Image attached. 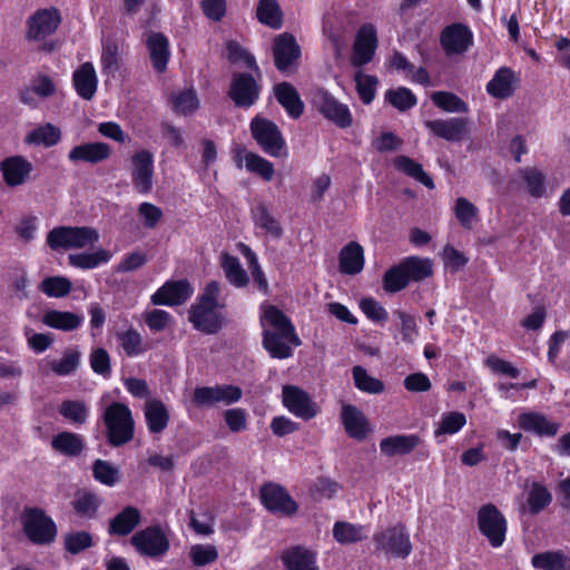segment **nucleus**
<instances>
[{
  "instance_id": "obj_1",
  "label": "nucleus",
  "mask_w": 570,
  "mask_h": 570,
  "mask_svg": "<svg viewBox=\"0 0 570 570\" xmlns=\"http://www.w3.org/2000/svg\"><path fill=\"white\" fill-rule=\"evenodd\" d=\"M262 309L263 346L274 358L291 357L293 355L291 345L302 344L291 320L274 305L263 306Z\"/></svg>"
},
{
  "instance_id": "obj_2",
  "label": "nucleus",
  "mask_w": 570,
  "mask_h": 570,
  "mask_svg": "<svg viewBox=\"0 0 570 570\" xmlns=\"http://www.w3.org/2000/svg\"><path fill=\"white\" fill-rule=\"evenodd\" d=\"M220 286L216 281L209 282L198 302L191 306L189 322L194 327L205 334L217 333L223 324V316L217 311L219 307L218 295Z\"/></svg>"
},
{
  "instance_id": "obj_3",
  "label": "nucleus",
  "mask_w": 570,
  "mask_h": 570,
  "mask_svg": "<svg viewBox=\"0 0 570 570\" xmlns=\"http://www.w3.org/2000/svg\"><path fill=\"white\" fill-rule=\"evenodd\" d=\"M106 439L112 448H119L135 438V420L128 405L121 402L110 403L102 413Z\"/></svg>"
},
{
  "instance_id": "obj_4",
  "label": "nucleus",
  "mask_w": 570,
  "mask_h": 570,
  "mask_svg": "<svg viewBox=\"0 0 570 570\" xmlns=\"http://www.w3.org/2000/svg\"><path fill=\"white\" fill-rule=\"evenodd\" d=\"M99 240V233L90 226H57L47 234V245L52 250L82 249Z\"/></svg>"
},
{
  "instance_id": "obj_5",
  "label": "nucleus",
  "mask_w": 570,
  "mask_h": 570,
  "mask_svg": "<svg viewBox=\"0 0 570 570\" xmlns=\"http://www.w3.org/2000/svg\"><path fill=\"white\" fill-rule=\"evenodd\" d=\"M375 551L386 557L405 559L412 552L410 534L404 524L387 527L373 535Z\"/></svg>"
},
{
  "instance_id": "obj_6",
  "label": "nucleus",
  "mask_w": 570,
  "mask_h": 570,
  "mask_svg": "<svg viewBox=\"0 0 570 570\" xmlns=\"http://www.w3.org/2000/svg\"><path fill=\"white\" fill-rule=\"evenodd\" d=\"M21 521L26 535L36 544L50 543L57 535L56 523L41 509L26 508Z\"/></svg>"
},
{
  "instance_id": "obj_7",
  "label": "nucleus",
  "mask_w": 570,
  "mask_h": 570,
  "mask_svg": "<svg viewBox=\"0 0 570 570\" xmlns=\"http://www.w3.org/2000/svg\"><path fill=\"white\" fill-rule=\"evenodd\" d=\"M250 131L265 154L272 157L285 155V140L275 122L256 116L250 121Z\"/></svg>"
},
{
  "instance_id": "obj_8",
  "label": "nucleus",
  "mask_w": 570,
  "mask_h": 570,
  "mask_svg": "<svg viewBox=\"0 0 570 570\" xmlns=\"http://www.w3.org/2000/svg\"><path fill=\"white\" fill-rule=\"evenodd\" d=\"M243 396L240 387L232 384L198 386L194 390L191 402L196 407H215L218 404L230 405Z\"/></svg>"
},
{
  "instance_id": "obj_9",
  "label": "nucleus",
  "mask_w": 570,
  "mask_h": 570,
  "mask_svg": "<svg viewBox=\"0 0 570 570\" xmlns=\"http://www.w3.org/2000/svg\"><path fill=\"white\" fill-rule=\"evenodd\" d=\"M478 527L493 548H500L504 543L507 519L494 504L488 503L479 509Z\"/></svg>"
},
{
  "instance_id": "obj_10",
  "label": "nucleus",
  "mask_w": 570,
  "mask_h": 570,
  "mask_svg": "<svg viewBox=\"0 0 570 570\" xmlns=\"http://www.w3.org/2000/svg\"><path fill=\"white\" fill-rule=\"evenodd\" d=\"M259 79L247 72L233 73L227 95L236 107L249 108L257 102L262 90Z\"/></svg>"
},
{
  "instance_id": "obj_11",
  "label": "nucleus",
  "mask_w": 570,
  "mask_h": 570,
  "mask_svg": "<svg viewBox=\"0 0 570 570\" xmlns=\"http://www.w3.org/2000/svg\"><path fill=\"white\" fill-rule=\"evenodd\" d=\"M314 107L338 128H348L353 124V116L348 107L323 89L313 95Z\"/></svg>"
},
{
  "instance_id": "obj_12",
  "label": "nucleus",
  "mask_w": 570,
  "mask_h": 570,
  "mask_svg": "<svg viewBox=\"0 0 570 570\" xmlns=\"http://www.w3.org/2000/svg\"><path fill=\"white\" fill-rule=\"evenodd\" d=\"M261 500L271 513L279 517H293L298 510V504L288 491L276 483H267L261 488Z\"/></svg>"
},
{
  "instance_id": "obj_13",
  "label": "nucleus",
  "mask_w": 570,
  "mask_h": 570,
  "mask_svg": "<svg viewBox=\"0 0 570 570\" xmlns=\"http://www.w3.org/2000/svg\"><path fill=\"white\" fill-rule=\"evenodd\" d=\"M274 63L278 71L289 73L297 67L301 48L295 37L288 32L275 37L273 43Z\"/></svg>"
},
{
  "instance_id": "obj_14",
  "label": "nucleus",
  "mask_w": 570,
  "mask_h": 570,
  "mask_svg": "<svg viewBox=\"0 0 570 570\" xmlns=\"http://www.w3.org/2000/svg\"><path fill=\"white\" fill-rule=\"evenodd\" d=\"M130 543L141 556L147 557L163 556L169 549V542L158 527H148L136 532L130 538Z\"/></svg>"
},
{
  "instance_id": "obj_15",
  "label": "nucleus",
  "mask_w": 570,
  "mask_h": 570,
  "mask_svg": "<svg viewBox=\"0 0 570 570\" xmlns=\"http://www.w3.org/2000/svg\"><path fill=\"white\" fill-rule=\"evenodd\" d=\"M154 157L149 150L141 149L131 157V181L139 194H149L153 189Z\"/></svg>"
},
{
  "instance_id": "obj_16",
  "label": "nucleus",
  "mask_w": 570,
  "mask_h": 570,
  "mask_svg": "<svg viewBox=\"0 0 570 570\" xmlns=\"http://www.w3.org/2000/svg\"><path fill=\"white\" fill-rule=\"evenodd\" d=\"M283 403L287 410L303 420H311L318 413V407L309 395L302 389L293 385L283 387Z\"/></svg>"
},
{
  "instance_id": "obj_17",
  "label": "nucleus",
  "mask_w": 570,
  "mask_h": 570,
  "mask_svg": "<svg viewBox=\"0 0 570 570\" xmlns=\"http://www.w3.org/2000/svg\"><path fill=\"white\" fill-rule=\"evenodd\" d=\"M425 127L436 137L459 142L469 134V119L452 117L448 119L425 120Z\"/></svg>"
},
{
  "instance_id": "obj_18",
  "label": "nucleus",
  "mask_w": 570,
  "mask_h": 570,
  "mask_svg": "<svg viewBox=\"0 0 570 570\" xmlns=\"http://www.w3.org/2000/svg\"><path fill=\"white\" fill-rule=\"evenodd\" d=\"M377 47L375 27L371 23L363 24L355 37L353 45L352 63L362 67L372 61Z\"/></svg>"
},
{
  "instance_id": "obj_19",
  "label": "nucleus",
  "mask_w": 570,
  "mask_h": 570,
  "mask_svg": "<svg viewBox=\"0 0 570 570\" xmlns=\"http://www.w3.org/2000/svg\"><path fill=\"white\" fill-rule=\"evenodd\" d=\"M440 42L448 56L461 55L472 45L473 36L465 24L453 23L442 30Z\"/></svg>"
},
{
  "instance_id": "obj_20",
  "label": "nucleus",
  "mask_w": 570,
  "mask_h": 570,
  "mask_svg": "<svg viewBox=\"0 0 570 570\" xmlns=\"http://www.w3.org/2000/svg\"><path fill=\"white\" fill-rule=\"evenodd\" d=\"M32 169V164L20 155L7 157L0 163L3 181L9 187L23 185Z\"/></svg>"
},
{
  "instance_id": "obj_21",
  "label": "nucleus",
  "mask_w": 570,
  "mask_h": 570,
  "mask_svg": "<svg viewBox=\"0 0 570 570\" xmlns=\"http://www.w3.org/2000/svg\"><path fill=\"white\" fill-rule=\"evenodd\" d=\"M110 145L102 141L83 142L75 146L68 154L72 164L87 163L96 165L107 160L111 156Z\"/></svg>"
},
{
  "instance_id": "obj_22",
  "label": "nucleus",
  "mask_w": 570,
  "mask_h": 570,
  "mask_svg": "<svg viewBox=\"0 0 570 570\" xmlns=\"http://www.w3.org/2000/svg\"><path fill=\"white\" fill-rule=\"evenodd\" d=\"M59 23L60 16L57 10H38L28 21V37L37 41L43 40L57 30Z\"/></svg>"
},
{
  "instance_id": "obj_23",
  "label": "nucleus",
  "mask_w": 570,
  "mask_h": 570,
  "mask_svg": "<svg viewBox=\"0 0 570 570\" xmlns=\"http://www.w3.org/2000/svg\"><path fill=\"white\" fill-rule=\"evenodd\" d=\"M191 295L187 281L167 282L151 296L154 305H180Z\"/></svg>"
},
{
  "instance_id": "obj_24",
  "label": "nucleus",
  "mask_w": 570,
  "mask_h": 570,
  "mask_svg": "<svg viewBox=\"0 0 570 570\" xmlns=\"http://www.w3.org/2000/svg\"><path fill=\"white\" fill-rule=\"evenodd\" d=\"M422 442L417 434H395L380 441V451L387 458L409 455Z\"/></svg>"
},
{
  "instance_id": "obj_25",
  "label": "nucleus",
  "mask_w": 570,
  "mask_h": 570,
  "mask_svg": "<svg viewBox=\"0 0 570 570\" xmlns=\"http://www.w3.org/2000/svg\"><path fill=\"white\" fill-rule=\"evenodd\" d=\"M341 421L350 438L358 441L366 439L370 432V424L365 414L356 406L351 404L343 405Z\"/></svg>"
},
{
  "instance_id": "obj_26",
  "label": "nucleus",
  "mask_w": 570,
  "mask_h": 570,
  "mask_svg": "<svg viewBox=\"0 0 570 570\" xmlns=\"http://www.w3.org/2000/svg\"><path fill=\"white\" fill-rule=\"evenodd\" d=\"M519 426L539 436H554L560 430V423L550 421L539 412H527L519 415Z\"/></svg>"
},
{
  "instance_id": "obj_27",
  "label": "nucleus",
  "mask_w": 570,
  "mask_h": 570,
  "mask_svg": "<svg viewBox=\"0 0 570 570\" xmlns=\"http://www.w3.org/2000/svg\"><path fill=\"white\" fill-rule=\"evenodd\" d=\"M141 522V513L136 507H125L109 521L110 535L125 537L130 534Z\"/></svg>"
},
{
  "instance_id": "obj_28",
  "label": "nucleus",
  "mask_w": 570,
  "mask_h": 570,
  "mask_svg": "<svg viewBox=\"0 0 570 570\" xmlns=\"http://www.w3.org/2000/svg\"><path fill=\"white\" fill-rule=\"evenodd\" d=\"M274 96L289 117L297 119L302 116L304 111V102L292 83L283 81L275 85Z\"/></svg>"
},
{
  "instance_id": "obj_29",
  "label": "nucleus",
  "mask_w": 570,
  "mask_h": 570,
  "mask_svg": "<svg viewBox=\"0 0 570 570\" xmlns=\"http://www.w3.org/2000/svg\"><path fill=\"white\" fill-rule=\"evenodd\" d=\"M146 46L154 69L159 73L164 72L170 56L168 39L161 32H150L147 36Z\"/></svg>"
},
{
  "instance_id": "obj_30",
  "label": "nucleus",
  "mask_w": 570,
  "mask_h": 570,
  "mask_svg": "<svg viewBox=\"0 0 570 570\" xmlns=\"http://www.w3.org/2000/svg\"><path fill=\"white\" fill-rule=\"evenodd\" d=\"M72 81L77 94L85 100H91L97 91L98 79L91 62H85L75 70Z\"/></svg>"
},
{
  "instance_id": "obj_31",
  "label": "nucleus",
  "mask_w": 570,
  "mask_h": 570,
  "mask_svg": "<svg viewBox=\"0 0 570 570\" xmlns=\"http://www.w3.org/2000/svg\"><path fill=\"white\" fill-rule=\"evenodd\" d=\"M145 421L151 434H159L168 426L170 414L160 400H148L144 405Z\"/></svg>"
},
{
  "instance_id": "obj_32",
  "label": "nucleus",
  "mask_w": 570,
  "mask_h": 570,
  "mask_svg": "<svg viewBox=\"0 0 570 570\" xmlns=\"http://www.w3.org/2000/svg\"><path fill=\"white\" fill-rule=\"evenodd\" d=\"M340 271L346 275L361 273L364 267V250L357 242H350L338 255Z\"/></svg>"
},
{
  "instance_id": "obj_33",
  "label": "nucleus",
  "mask_w": 570,
  "mask_h": 570,
  "mask_svg": "<svg viewBox=\"0 0 570 570\" xmlns=\"http://www.w3.org/2000/svg\"><path fill=\"white\" fill-rule=\"evenodd\" d=\"M282 561L287 570H318L315 553L301 546L284 551Z\"/></svg>"
},
{
  "instance_id": "obj_34",
  "label": "nucleus",
  "mask_w": 570,
  "mask_h": 570,
  "mask_svg": "<svg viewBox=\"0 0 570 570\" xmlns=\"http://www.w3.org/2000/svg\"><path fill=\"white\" fill-rule=\"evenodd\" d=\"M51 448L65 456L77 458L85 451L86 442L80 434L63 431L52 438Z\"/></svg>"
},
{
  "instance_id": "obj_35",
  "label": "nucleus",
  "mask_w": 570,
  "mask_h": 570,
  "mask_svg": "<svg viewBox=\"0 0 570 570\" xmlns=\"http://www.w3.org/2000/svg\"><path fill=\"white\" fill-rule=\"evenodd\" d=\"M82 316L68 311H47L42 316V323L51 328L71 332L82 324Z\"/></svg>"
},
{
  "instance_id": "obj_36",
  "label": "nucleus",
  "mask_w": 570,
  "mask_h": 570,
  "mask_svg": "<svg viewBox=\"0 0 570 570\" xmlns=\"http://www.w3.org/2000/svg\"><path fill=\"white\" fill-rule=\"evenodd\" d=\"M514 75L510 68H500L488 82L487 91L494 98L505 99L514 92Z\"/></svg>"
},
{
  "instance_id": "obj_37",
  "label": "nucleus",
  "mask_w": 570,
  "mask_h": 570,
  "mask_svg": "<svg viewBox=\"0 0 570 570\" xmlns=\"http://www.w3.org/2000/svg\"><path fill=\"white\" fill-rule=\"evenodd\" d=\"M100 504V498L95 492L86 489L78 490L71 501V507L76 514L87 519L96 517Z\"/></svg>"
},
{
  "instance_id": "obj_38",
  "label": "nucleus",
  "mask_w": 570,
  "mask_h": 570,
  "mask_svg": "<svg viewBox=\"0 0 570 570\" xmlns=\"http://www.w3.org/2000/svg\"><path fill=\"white\" fill-rule=\"evenodd\" d=\"M333 537L341 544H351L367 539V530L361 524L337 521L333 527Z\"/></svg>"
},
{
  "instance_id": "obj_39",
  "label": "nucleus",
  "mask_w": 570,
  "mask_h": 570,
  "mask_svg": "<svg viewBox=\"0 0 570 570\" xmlns=\"http://www.w3.org/2000/svg\"><path fill=\"white\" fill-rule=\"evenodd\" d=\"M254 223L273 238L283 236V228L279 222L272 215L265 204H258L252 210Z\"/></svg>"
},
{
  "instance_id": "obj_40",
  "label": "nucleus",
  "mask_w": 570,
  "mask_h": 570,
  "mask_svg": "<svg viewBox=\"0 0 570 570\" xmlns=\"http://www.w3.org/2000/svg\"><path fill=\"white\" fill-rule=\"evenodd\" d=\"M551 502L552 494L548 488L540 482H533L528 491L527 507L524 509H527L530 514L537 515Z\"/></svg>"
},
{
  "instance_id": "obj_41",
  "label": "nucleus",
  "mask_w": 570,
  "mask_h": 570,
  "mask_svg": "<svg viewBox=\"0 0 570 570\" xmlns=\"http://www.w3.org/2000/svg\"><path fill=\"white\" fill-rule=\"evenodd\" d=\"M111 253L105 248H98L94 253H77L68 256L69 264L81 269H92L100 264L108 263Z\"/></svg>"
},
{
  "instance_id": "obj_42",
  "label": "nucleus",
  "mask_w": 570,
  "mask_h": 570,
  "mask_svg": "<svg viewBox=\"0 0 570 570\" xmlns=\"http://www.w3.org/2000/svg\"><path fill=\"white\" fill-rule=\"evenodd\" d=\"M256 17L261 23L273 29H279L283 23V13L277 0H259Z\"/></svg>"
},
{
  "instance_id": "obj_43",
  "label": "nucleus",
  "mask_w": 570,
  "mask_h": 570,
  "mask_svg": "<svg viewBox=\"0 0 570 570\" xmlns=\"http://www.w3.org/2000/svg\"><path fill=\"white\" fill-rule=\"evenodd\" d=\"M532 564L542 570H570V558L560 551H549L534 554Z\"/></svg>"
},
{
  "instance_id": "obj_44",
  "label": "nucleus",
  "mask_w": 570,
  "mask_h": 570,
  "mask_svg": "<svg viewBox=\"0 0 570 570\" xmlns=\"http://www.w3.org/2000/svg\"><path fill=\"white\" fill-rule=\"evenodd\" d=\"M61 139V131L58 127L46 124L33 130L26 136V142L37 146L51 147L57 145Z\"/></svg>"
},
{
  "instance_id": "obj_45",
  "label": "nucleus",
  "mask_w": 570,
  "mask_h": 570,
  "mask_svg": "<svg viewBox=\"0 0 570 570\" xmlns=\"http://www.w3.org/2000/svg\"><path fill=\"white\" fill-rule=\"evenodd\" d=\"M222 258V268L228 282L236 287L246 286L249 278L239 259L229 254H224Z\"/></svg>"
},
{
  "instance_id": "obj_46",
  "label": "nucleus",
  "mask_w": 570,
  "mask_h": 570,
  "mask_svg": "<svg viewBox=\"0 0 570 570\" xmlns=\"http://www.w3.org/2000/svg\"><path fill=\"white\" fill-rule=\"evenodd\" d=\"M395 167L405 173L407 176L416 179L425 187L432 189L434 187L432 178L423 170L422 166L407 156H399L394 160Z\"/></svg>"
},
{
  "instance_id": "obj_47",
  "label": "nucleus",
  "mask_w": 570,
  "mask_h": 570,
  "mask_svg": "<svg viewBox=\"0 0 570 570\" xmlns=\"http://www.w3.org/2000/svg\"><path fill=\"white\" fill-rule=\"evenodd\" d=\"M117 337L125 354L129 357L142 354L148 350L142 336L135 328H129L125 332L118 333Z\"/></svg>"
},
{
  "instance_id": "obj_48",
  "label": "nucleus",
  "mask_w": 570,
  "mask_h": 570,
  "mask_svg": "<svg viewBox=\"0 0 570 570\" xmlns=\"http://www.w3.org/2000/svg\"><path fill=\"white\" fill-rule=\"evenodd\" d=\"M59 413L71 423L81 425L88 419L89 409L83 401L65 400L59 406Z\"/></svg>"
},
{
  "instance_id": "obj_49",
  "label": "nucleus",
  "mask_w": 570,
  "mask_h": 570,
  "mask_svg": "<svg viewBox=\"0 0 570 570\" xmlns=\"http://www.w3.org/2000/svg\"><path fill=\"white\" fill-rule=\"evenodd\" d=\"M410 282H420L432 275V264L428 258L407 257L402 261Z\"/></svg>"
},
{
  "instance_id": "obj_50",
  "label": "nucleus",
  "mask_w": 570,
  "mask_h": 570,
  "mask_svg": "<svg viewBox=\"0 0 570 570\" xmlns=\"http://www.w3.org/2000/svg\"><path fill=\"white\" fill-rule=\"evenodd\" d=\"M170 102L177 114L190 115L199 107V100L194 89H185L173 94Z\"/></svg>"
},
{
  "instance_id": "obj_51",
  "label": "nucleus",
  "mask_w": 570,
  "mask_h": 570,
  "mask_svg": "<svg viewBox=\"0 0 570 570\" xmlns=\"http://www.w3.org/2000/svg\"><path fill=\"white\" fill-rule=\"evenodd\" d=\"M92 475L96 481L107 487H114L120 478L119 469L102 459L94 461Z\"/></svg>"
},
{
  "instance_id": "obj_52",
  "label": "nucleus",
  "mask_w": 570,
  "mask_h": 570,
  "mask_svg": "<svg viewBox=\"0 0 570 570\" xmlns=\"http://www.w3.org/2000/svg\"><path fill=\"white\" fill-rule=\"evenodd\" d=\"M355 386L365 393L380 394L384 391V383L371 375L362 366H354L352 370Z\"/></svg>"
},
{
  "instance_id": "obj_53",
  "label": "nucleus",
  "mask_w": 570,
  "mask_h": 570,
  "mask_svg": "<svg viewBox=\"0 0 570 570\" xmlns=\"http://www.w3.org/2000/svg\"><path fill=\"white\" fill-rule=\"evenodd\" d=\"M431 99L438 108L446 112H468V105L452 92L435 91Z\"/></svg>"
},
{
  "instance_id": "obj_54",
  "label": "nucleus",
  "mask_w": 570,
  "mask_h": 570,
  "mask_svg": "<svg viewBox=\"0 0 570 570\" xmlns=\"http://www.w3.org/2000/svg\"><path fill=\"white\" fill-rule=\"evenodd\" d=\"M227 58L232 63L244 61L245 66L252 69L256 76L261 77V69L256 63L255 57L244 49L237 41L230 40L226 43Z\"/></svg>"
},
{
  "instance_id": "obj_55",
  "label": "nucleus",
  "mask_w": 570,
  "mask_h": 570,
  "mask_svg": "<svg viewBox=\"0 0 570 570\" xmlns=\"http://www.w3.org/2000/svg\"><path fill=\"white\" fill-rule=\"evenodd\" d=\"M71 282L62 276H49L46 277L39 284V291L49 297H65L71 291Z\"/></svg>"
},
{
  "instance_id": "obj_56",
  "label": "nucleus",
  "mask_w": 570,
  "mask_h": 570,
  "mask_svg": "<svg viewBox=\"0 0 570 570\" xmlns=\"http://www.w3.org/2000/svg\"><path fill=\"white\" fill-rule=\"evenodd\" d=\"M410 281L403 263L387 269L383 277V287L386 292L396 293L409 285Z\"/></svg>"
},
{
  "instance_id": "obj_57",
  "label": "nucleus",
  "mask_w": 570,
  "mask_h": 570,
  "mask_svg": "<svg viewBox=\"0 0 570 570\" xmlns=\"http://www.w3.org/2000/svg\"><path fill=\"white\" fill-rule=\"evenodd\" d=\"M385 100L400 111L409 110L417 102L414 94L405 87L387 90L385 92Z\"/></svg>"
},
{
  "instance_id": "obj_58",
  "label": "nucleus",
  "mask_w": 570,
  "mask_h": 570,
  "mask_svg": "<svg viewBox=\"0 0 570 570\" xmlns=\"http://www.w3.org/2000/svg\"><path fill=\"white\" fill-rule=\"evenodd\" d=\"M80 352L76 350L65 351L62 357L59 361H51L50 368L59 376H67L73 373L79 366Z\"/></svg>"
},
{
  "instance_id": "obj_59",
  "label": "nucleus",
  "mask_w": 570,
  "mask_h": 570,
  "mask_svg": "<svg viewBox=\"0 0 570 570\" xmlns=\"http://www.w3.org/2000/svg\"><path fill=\"white\" fill-rule=\"evenodd\" d=\"M479 209L470 200L464 197H459L455 202L454 214L460 224L471 229L473 223L476 220Z\"/></svg>"
},
{
  "instance_id": "obj_60",
  "label": "nucleus",
  "mask_w": 570,
  "mask_h": 570,
  "mask_svg": "<svg viewBox=\"0 0 570 570\" xmlns=\"http://www.w3.org/2000/svg\"><path fill=\"white\" fill-rule=\"evenodd\" d=\"M65 549L71 554H78L94 546L92 535L87 531L67 533L63 539Z\"/></svg>"
},
{
  "instance_id": "obj_61",
  "label": "nucleus",
  "mask_w": 570,
  "mask_h": 570,
  "mask_svg": "<svg viewBox=\"0 0 570 570\" xmlns=\"http://www.w3.org/2000/svg\"><path fill=\"white\" fill-rule=\"evenodd\" d=\"M356 91L363 104L368 105L373 101L379 80L375 76L355 73Z\"/></svg>"
},
{
  "instance_id": "obj_62",
  "label": "nucleus",
  "mask_w": 570,
  "mask_h": 570,
  "mask_svg": "<svg viewBox=\"0 0 570 570\" xmlns=\"http://www.w3.org/2000/svg\"><path fill=\"white\" fill-rule=\"evenodd\" d=\"M393 316L400 321V332L402 341L413 344L419 335L415 317L402 309H395Z\"/></svg>"
},
{
  "instance_id": "obj_63",
  "label": "nucleus",
  "mask_w": 570,
  "mask_h": 570,
  "mask_svg": "<svg viewBox=\"0 0 570 570\" xmlns=\"http://www.w3.org/2000/svg\"><path fill=\"white\" fill-rule=\"evenodd\" d=\"M245 165L248 171L259 175L264 180L269 181L274 175V166L267 159L248 153L245 156Z\"/></svg>"
},
{
  "instance_id": "obj_64",
  "label": "nucleus",
  "mask_w": 570,
  "mask_h": 570,
  "mask_svg": "<svg viewBox=\"0 0 570 570\" xmlns=\"http://www.w3.org/2000/svg\"><path fill=\"white\" fill-rule=\"evenodd\" d=\"M189 557L195 566L204 567L216 561L218 552L212 544H195L190 548Z\"/></svg>"
}]
</instances>
